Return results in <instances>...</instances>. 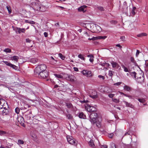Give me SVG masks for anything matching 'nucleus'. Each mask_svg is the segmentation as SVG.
<instances>
[{
    "instance_id": "nucleus-1",
    "label": "nucleus",
    "mask_w": 148,
    "mask_h": 148,
    "mask_svg": "<svg viewBox=\"0 0 148 148\" xmlns=\"http://www.w3.org/2000/svg\"><path fill=\"white\" fill-rule=\"evenodd\" d=\"M90 121L93 125H96L98 128L101 126V118L98 116L97 114L95 111L92 112L90 115Z\"/></svg>"
},
{
    "instance_id": "nucleus-2",
    "label": "nucleus",
    "mask_w": 148,
    "mask_h": 148,
    "mask_svg": "<svg viewBox=\"0 0 148 148\" xmlns=\"http://www.w3.org/2000/svg\"><path fill=\"white\" fill-rule=\"evenodd\" d=\"M44 8L43 6H41L38 3H35L34 4V9L37 11H44V10L42 8Z\"/></svg>"
},
{
    "instance_id": "nucleus-3",
    "label": "nucleus",
    "mask_w": 148,
    "mask_h": 148,
    "mask_svg": "<svg viewBox=\"0 0 148 148\" xmlns=\"http://www.w3.org/2000/svg\"><path fill=\"white\" fill-rule=\"evenodd\" d=\"M66 138L68 142L70 144L75 145L76 144V140L73 138V137L70 136H67Z\"/></svg>"
},
{
    "instance_id": "nucleus-4",
    "label": "nucleus",
    "mask_w": 148,
    "mask_h": 148,
    "mask_svg": "<svg viewBox=\"0 0 148 148\" xmlns=\"http://www.w3.org/2000/svg\"><path fill=\"white\" fill-rule=\"evenodd\" d=\"M83 74L87 77H90L92 76L91 72L88 70H84L82 71Z\"/></svg>"
},
{
    "instance_id": "nucleus-5",
    "label": "nucleus",
    "mask_w": 148,
    "mask_h": 148,
    "mask_svg": "<svg viewBox=\"0 0 148 148\" xmlns=\"http://www.w3.org/2000/svg\"><path fill=\"white\" fill-rule=\"evenodd\" d=\"M48 74L47 71L41 72L38 75V77L40 78H41L43 79H45L48 77Z\"/></svg>"
},
{
    "instance_id": "nucleus-6",
    "label": "nucleus",
    "mask_w": 148,
    "mask_h": 148,
    "mask_svg": "<svg viewBox=\"0 0 148 148\" xmlns=\"http://www.w3.org/2000/svg\"><path fill=\"white\" fill-rule=\"evenodd\" d=\"M42 72L45 71L47 67L45 64H41L40 65L38 66Z\"/></svg>"
},
{
    "instance_id": "nucleus-7",
    "label": "nucleus",
    "mask_w": 148,
    "mask_h": 148,
    "mask_svg": "<svg viewBox=\"0 0 148 148\" xmlns=\"http://www.w3.org/2000/svg\"><path fill=\"white\" fill-rule=\"evenodd\" d=\"M42 71L40 69L38 66H37L35 68L34 70V74L35 75H39L40 74V73Z\"/></svg>"
},
{
    "instance_id": "nucleus-8",
    "label": "nucleus",
    "mask_w": 148,
    "mask_h": 148,
    "mask_svg": "<svg viewBox=\"0 0 148 148\" xmlns=\"http://www.w3.org/2000/svg\"><path fill=\"white\" fill-rule=\"evenodd\" d=\"M88 145L90 147L92 148H95V146L93 140H91L88 142Z\"/></svg>"
},
{
    "instance_id": "nucleus-9",
    "label": "nucleus",
    "mask_w": 148,
    "mask_h": 148,
    "mask_svg": "<svg viewBox=\"0 0 148 148\" xmlns=\"http://www.w3.org/2000/svg\"><path fill=\"white\" fill-rule=\"evenodd\" d=\"M124 90L127 91H130L132 90V88L129 86L125 85L123 87Z\"/></svg>"
},
{
    "instance_id": "nucleus-10",
    "label": "nucleus",
    "mask_w": 148,
    "mask_h": 148,
    "mask_svg": "<svg viewBox=\"0 0 148 148\" xmlns=\"http://www.w3.org/2000/svg\"><path fill=\"white\" fill-rule=\"evenodd\" d=\"M79 117L80 119H86V117L85 114L83 112H81L79 113L78 116Z\"/></svg>"
},
{
    "instance_id": "nucleus-11",
    "label": "nucleus",
    "mask_w": 148,
    "mask_h": 148,
    "mask_svg": "<svg viewBox=\"0 0 148 148\" xmlns=\"http://www.w3.org/2000/svg\"><path fill=\"white\" fill-rule=\"evenodd\" d=\"M111 64L112 65V66L113 68H118L119 67V64L116 62L114 61H112L111 62Z\"/></svg>"
},
{
    "instance_id": "nucleus-12",
    "label": "nucleus",
    "mask_w": 148,
    "mask_h": 148,
    "mask_svg": "<svg viewBox=\"0 0 148 148\" xmlns=\"http://www.w3.org/2000/svg\"><path fill=\"white\" fill-rule=\"evenodd\" d=\"M86 7V6H82L79 8H78V10L79 11H82L83 12H84L86 10L85 9Z\"/></svg>"
},
{
    "instance_id": "nucleus-13",
    "label": "nucleus",
    "mask_w": 148,
    "mask_h": 148,
    "mask_svg": "<svg viewBox=\"0 0 148 148\" xmlns=\"http://www.w3.org/2000/svg\"><path fill=\"white\" fill-rule=\"evenodd\" d=\"M67 79L72 82H73L74 81V76L73 75H67Z\"/></svg>"
},
{
    "instance_id": "nucleus-14",
    "label": "nucleus",
    "mask_w": 148,
    "mask_h": 148,
    "mask_svg": "<svg viewBox=\"0 0 148 148\" xmlns=\"http://www.w3.org/2000/svg\"><path fill=\"white\" fill-rule=\"evenodd\" d=\"M9 111L8 109H5L2 111V114L3 115H8L9 113Z\"/></svg>"
},
{
    "instance_id": "nucleus-15",
    "label": "nucleus",
    "mask_w": 148,
    "mask_h": 148,
    "mask_svg": "<svg viewBox=\"0 0 148 148\" xmlns=\"http://www.w3.org/2000/svg\"><path fill=\"white\" fill-rule=\"evenodd\" d=\"M93 108V109H92L91 108V106H89L88 107V108L87 109L88 111L89 112H93L96 110V108L95 107H92V108Z\"/></svg>"
},
{
    "instance_id": "nucleus-16",
    "label": "nucleus",
    "mask_w": 148,
    "mask_h": 148,
    "mask_svg": "<svg viewBox=\"0 0 148 148\" xmlns=\"http://www.w3.org/2000/svg\"><path fill=\"white\" fill-rule=\"evenodd\" d=\"M124 103L125 104L126 106L132 108L133 107V105L130 103H128L126 101H123Z\"/></svg>"
},
{
    "instance_id": "nucleus-17",
    "label": "nucleus",
    "mask_w": 148,
    "mask_h": 148,
    "mask_svg": "<svg viewBox=\"0 0 148 148\" xmlns=\"http://www.w3.org/2000/svg\"><path fill=\"white\" fill-rule=\"evenodd\" d=\"M136 9V8L135 7H133L132 10L131 11V13L132 14V16H134L136 14L135 10Z\"/></svg>"
},
{
    "instance_id": "nucleus-18",
    "label": "nucleus",
    "mask_w": 148,
    "mask_h": 148,
    "mask_svg": "<svg viewBox=\"0 0 148 148\" xmlns=\"http://www.w3.org/2000/svg\"><path fill=\"white\" fill-rule=\"evenodd\" d=\"M18 57L17 56H14L11 57V59L12 60H14L16 62L18 61Z\"/></svg>"
},
{
    "instance_id": "nucleus-19",
    "label": "nucleus",
    "mask_w": 148,
    "mask_h": 148,
    "mask_svg": "<svg viewBox=\"0 0 148 148\" xmlns=\"http://www.w3.org/2000/svg\"><path fill=\"white\" fill-rule=\"evenodd\" d=\"M87 57L90 58L89 61L91 62H92L93 61V56L92 55H87Z\"/></svg>"
},
{
    "instance_id": "nucleus-20",
    "label": "nucleus",
    "mask_w": 148,
    "mask_h": 148,
    "mask_svg": "<svg viewBox=\"0 0 148 148\" xmlns=\"http://www.w3.org/2000/svg\"><path fill=\"white\" fill-rule=\"evenodd\" d=\"M130 60L131 62L133 63L134 65L136 66L137 65V64L133 57H131Z\"/></svg>"
},
{
    "instance_id": "nucleus-21",
    "label": "nucleus",
    "mask_w": 148,
    "mask_h": 148,
    "mask_svg": "<svg viewBox=\"0 0 148 148\" xmlns=\"http://www.w3.org/2000/svg\"><path fill=\"white\" fill-rule=\"evenodd\" d=\"M123 12L125 13L126 14H127V13L128 7H127V6L125 5V7H123Z\"/></svg>"
},
{
    "instance_id": "nucleus-22",
    "label": "nucleus",
    "mask_w": 148,
    "mask_h": 148,
    "mask_svg": "<svg viewBox=\"0 0 148 148\" xmlns=\"http://www.w3.org/2000/svg\"><path fill=\"white\" fill-rule=\"evenodd\" d=\"M130 74L131 75V76L133 78H134L135 79H136V73L135 72H130Z\"/></svg>"
},
{
    "instance_id": "nucleus-23",
    "label": "nucleus",
    "mask_w": 148,
    "mask_h": 148,
    "mask_svg": "<svg viewBox=\"0 0 148 148\" xmlns=\"http://www.w3.org/2000/svg\"><path fill=\"white\" fill-rule=\"evenodd\" d=\"M38 61V60L36 58H32L30 60V62L33 63H35Z\"/></svg>"
},
{
    "instance_id": "nucleus-24",
    "label": "nucleus",
    "mask_w": 148,
    "mask_h": 148,
    "mask_svg": "<svg viewBox=\"0 0 148 148\" xmlns=\"http://www.w3.org/2000/svg\"><path fill=\"white\" fill-rule=\"evenodd\" d=\"M54 75L57 78L61 79L63 78V76L61 75L55 74H54Z\"/></svg>"
},
{
    "instance_id": "nucleus-25",
    "label": "nucleus",
    "mask_w": 148,
    "mask_h": 148,
    "mask_svg": "<svg viewBox=\"0 0 148 148\" xmlns=\"http://www.w3.org/2000/svg\"><path fill=\"white\" fill-rule=\"evenodd\" d=\"M6 8L7 9L8 11L9 14H10L12 12V10L10 6L9 5L7 6Z\"/></svg>"
},
{
    "instance_id": "nucleus-26",
    "label": "nucleus",
    "mask_w": 148,
    "mask_h": 148,
    "mask_svg": "<svg viewBox=\"0 0 148 148\" xmlns=\"http://www.w3.org/2000/svg\"><path fill=\"white\" fill-rule=\"evenodd\" d=\"M146 35L147 34L146 33H141L137 35V36L138 37H141L144 36H146Z\"/></svg>"
},
{
    "instance_id": "nucleus-27",
    "label": "nucleus",
    "mask_w": 148,
    "mask_h": 148,
    "mask_svg": "<svg viewBox=\"0 0 148 148\" xmlns=\"http://www.w3.org/2000/svg\"><path fill=\"white\" fill-rule=\"evenodd\" d=\"M107 36H98L96 38H97V39H106L107 38Z\"/></svg>"
},
{
    "instance_id": "nucleus-28",
    "label": "nucleus",
    "mask_w": 148,
    "mask_h": 148,
    "mask_svg": "<svg viewBox=\"0 0 148 148\" xmlns=\"http://www.w3.org/2000/svg\"><path fill=\"white\" fill-rule=\"evenodd\" d=\"M138 100L141 103H144L145 101V99L144 98H138Z\"/></svg>"
},
{
    "instance_id": "nucleus-29",
    "label": "nucleus",
    "mask_w": 148,
    "mask_h": 148,
    "mask_svg": "<svg viewBox=\"0 0 148 148\" xmlns=\"http://www.w3.org/2000/svg\"><path fill=\"white\" fill-rule=\"evenodd\" d=\"M78 57L79 58L81 59L82 60H85V58L84 56L81 54H79Z\"/></svg>"
},
{
    "instance_id": "nucleus-30",
    "label": "nucleus",
    "mask_w": 148,
    "mask_h": 148,
    "mask_svg": "<svg viewBox=\"0 0 148 148\" xmlns=\"http://www.w3.org/2000/svg\"><path fill=\"white\" fill-rule=\"evenodd\" d=\"M25 22L26 23H28L33 25L35 24V22L33 21H29L27 20H25Z\"/></svg>"
},
{
    "instance_id": "nucleus-31",
    "label": "nucleus",
    "mask_w": 148,
    "mask_h": 148,
    "mask_svg": "<svg viewBox=\"0 0 148 148\" xmlns=\"http://www.w3.org/2000/svg\"><path fill=\"white\" fill-rule=\"evenodd\" d=\"M66 106L68 108H70L72 107V104L70 103H66Z\"/></svg>"
},
{
    "instance_id": "nucleus-32",
    "label": "nucleus",
    "mask_w": 148,
    "mask_h": 148,
    "mask_svg": "<svg viewBox=\"0 0 148 148\" xmlns=\"http://www.w3.org/2000/svg\"><path fill=\"white\" fill-rule=\"evenodd\" d=\"M24 143V142L23 140H18V145L23 144Z\"/></svg>"
},
{
    "instance_id": "nucleus-33",
    "label": "nucleus",
    "mask_w": 148,
    "mask_h": 148,
    "mask_svg": "<svg viewBox=\"0 0 148 148\" xmlns=\"http://www.w3.org/2000/svg\"><path fill=\"white\" fill-rule=\"evenodd\" d=\"M96 27L97 30V32H99L101 31V27L97 25Z\"/></svg>"
},
{
    "instance_id": "nucleus-34",
    "label": "nucleus",
    "mask_w": 148,
    "mask_h": 148,
    "mask_svg": "<svg viewBox=\"0 0 148 148\" xmlns=\"http://www.w3.org/2000/svg\"><path fill=\"white\" fill-rule=\"evenodd\" d=\"M3 51L6 53H10L11 52V50L9 48H6Z\"/></svg>"
},
{
    "instance_id": "nucleus-35",
    "label": "nucleus",
    "mask_w": 148,
    "mask_h": 148,
    "mask_svg": "<svg viewBox=\"0 0 148 148\" xmlns=\"http://www.w3.org/2000/svg\"><path fill=\"white\" fill-rule=\"evenodd\" d=\"M122 67L124 71L125 72H129L128 69L125 67L124 65H122Z\"/></svg>"
},
{
    "instance_id": "nucleus-36",
    "label": "nucleus",
    "mask_w": 148,
    "mask_h": 148,
    "mask_svg": "<svg viewBox=\"0 0 148 148\" xmlns=\"http://www.w3.org/2000/svg\"><path fill=\"white\" fill-rule=\"evenodd\" d=\"M59 56L62 60H64L65 58V57L61 53H60L58 54Z\"/></svg>"
},
{
    "instance_id": "nucleus-37",
    "label": "nucleus",
    "mask_w": 148,
    "mask_h": 148,
    "mask_svg": "<svg viewBox=\"0 0 148 148\" xmlns=\"http://www.w3.org/2000/svg\"><path fill=\"white\" fill-rule=\"evenodd\" d=\"M66 116L67 118L69 119H71L72 118V116L69 114H66Z\"/></svg>"
},
{
    "instance_id": "nucleus-38",
    "label": "nucleus",
    "mask_w": 148,
    "mask_h": 148,
    "mask_svg": "<svg viewBox=\"0 0 148 148\" xmlns=\"http://www.w3.org/2000/svg\"><path fill=\"white\" fill-rule=\"evenodd\" d=\"M23 120V118L22 117L18 118V122L19 123H22V120Z\"/></svg>"
},
{
    "instance_id": "nucleus-39",
    "label": "nucleus",
    "mask_w": 148,
    "mask_h": 148,
    "mask_svg": "<svg viewBox=\"0 0 148 148\" xmlns=\"http://www.w3.org/2000/svg\"><path fill=\"white\" fill-rule=\"evenodd\" d=\"M3 62L4 64H6L7 65L10 66L11 64L10 62H8V61H3Z\"/></svg>"
},
{
    "instance_id": "nucleus-40",
    "label": "nucleus",
    "mask_w": 148,
    "mask_h": 148,
    "mask_svg": "<svg viewBox=\"0 0 148 148\" xmlns=\"http://www.w3.org/2000/svg\"><path fill=\"white\" fill-rule=\"evenodd\" d=\"M6 132L5 131L0 130V135H4L6 134Z\"/></svg>"
},
{
    "instance_id": "nucleus-41",
    "label": "nucleus",
    "mask_w": 148,
    "mask_h": 148,
    "mask_svg": "<svg viewBox=\"0 0 148 148\" xmlns=\"http://www.w3.org/2000/svg\"><path fill=\"white\" fill-rule=\"evenodd\" d=\"M111 147L110 148H116L115 144L114 143H112L110 144Z\"/></svg>"
},
{
    "instance_id": "nucleus-42",
    "label": "nucleus",
    "mask_w": 148,
    "mask_h": 148,
    "mask_svg": "<svg viewBox=\"0 0 148 148\" xmlns=\"http://www.w3.org/2000/svg\"><path fill=\"white\" fill-rule=\"evenodd\" d=\"M15 112L17 114H19L20 112V110L18 107H17L15 108Z\"/></svg>"
},
{
    "instance_id": "nucleus-43",
    "label": "nucleus",
    "mask_w": 148,
    "mask_h": 148,
    "mask_svg": "<svg viewBox=\"0 0 148 148\" xmlns=\"http://www.w3.org/2000/svg\"><path fill=\"white\" fill-rule=\"evenodd\" d=\"M10 66L15 69H16L17 68V66H16L12 64H11Z\"/></svg>"
},
{
    "instance_id": "nucleus-44",
    "label": "nucleus",
    "mask_w": 148,
    "mask_h": 148,
    "mask_svg": "<svg viewBox=\"0 0 148 148\" xmlns=\"http://www.w3.org/2000/svg\"><path fill=\"white\" fill-rule=\"evenodd\" d=\"M30 107V106L28 104H25L24 105V108L25 109H26L27 108H29Z\"/></svg>"
},
{
    "instance_id": "nucleus-45",
    "label": "nucleus",
    "mask_w": 148,
    "mask_h": 148,
    "mask_svg": "<svg viewBox=\"0 0 148 148\" xmlns=\"http://www.w3.org/2000/svg\"><path fill=\"white\" fill-rule=\"evenodd\" d=\"M90 96L93 99H95L97 97V95H90Z\"/></svg>"
},
{
    "instance_id": "nucleus-46",
    "label": "nucleus",
    "mask_w": 148,
    "mask_h": 148,
    "mask_svg": "<svg viewBox=\"0 0 148 148\" xmlns=\"http://www.w3.org/2000/svg\"><path fill=\"white\" fill-rule=\"evenodd\" d=\"M112 101H113L115 102L116 103H118L119 102V100L115 98L113 99Z\"/></svg>"
},
{
    "instance_id": "nucleus-47",
    "label": "nucleus",
    "mask_w": 148,
    "mask_h": 148,
    "mask_svg": "<svg viewBox=\"0 0 148 148\" xmlns=\"http://www.w3.org/2000/svg\"><path fill=\"white\" fill-rule=\"evenodd\" d=\"M122 83L121 82H119L116 83L114 84V85L115 86H118L120 85Z\"/></svg>"
},
{
    "instance_id": "nucleus-48",
    "label": "nucleus",
    "mask_w": 148,
    "mask_h": 148,
    "mask_svg": "<svg viewBox=\"0 0 148 148\" xmlns=\"http://www.w3.org/2000/svg\"><path fill=\"white\" fill-rule=\"evenodd\" d=\"M51 59L54 60V61L53 62L52 64H56L57 61L56 60H55L54 58L52 56L51 57Z\"/></svg>"
},
{
    "instance_id": "nucleus-49",
    "label": "nucleus",
    "mask_w": 148,
    "mask_h": 148,
    "mask_svg": "<svg viewBox=\"0 0 148 148\" xmlns=\"http://www.w3.org/2000/svg\"><path fill=\"white\" fill-rule=\"evenodd\" d=\"M16 31L19 34H20L21 33V28H19V27L17 28Z\"/></svg>"
},
{
    "instance_id": "nucleus-50",
    "label": "nucleus",
    "mask_w": 148,
    "mask_h": 148,
    "mask_svg": "<svg viewBox=\"0 0 148 148\" xmlns=\"http://www.w3.org/2000/svg\"><path fill=\"white\" fill-rule=\"evenodd\" d=\"M97 8L100 11H102L104 10V9L102 7H98Z\"/></svg>"
},
{
    "instance_id": "nucleus-51",
    "label": "nucleus",
    "mask_w": 148,
    "mask_h": 148,
    "mask_svg": "<svg viewBox=\"0 0 148 148\" xmlns=\"http://www.w3.org/2000/svg\"><path fill=\"white\" fill-rule=\"evenodd\" d=\"M113 71H109L108 75L110 76H112L113 75Z\"/></svg>"
},
{
    "instance_id": "nucleus-52",
    "label": "nucleus",
    "mask_w": 148,
    "mask_h": 148,
    "mask_svg": "<svg viewBox=\"0 0 148 148\" xmlns=\"http://www.w3.org/2000/svg\"><path fill=\"white\" fill-rule=\"evenodd\" d=\"M139 53H140L139 51L138 50H137L136 54V57H138Z\"/></svg>"
},
{
    "instance_id": "nucleus-53",
    "label": "nucleus",
    "mask_w": 148,
    "mask_h": 148,
    "mask_svg": "<svg viewBox=\"0 0 148 148\" xmlns=\"http://www.w3.org/2000/svg\"><path fill=\"white\" fill-rule=\"evenodd\" d=\"M88 101L87 100H84L83 101H80V102L82 103H88Z\"/></svg>"
},
{
    "instance_id": "nucleus-54",
    "label": "nucleus",
    "mask_w": 148,
    "mask_h": 148,
    "mask_svg": "<svg viewBox=\"0 0 148 148\" xmlns=\"http://www.w3.org/2000/svg\"><path fill=\"white\" fill-rule=\"evenodd\" d=\"M114 94H109L108 95V97L110 98H112L114 96Z\"/></svg>"
},
{
    "instance_id": "nucleus-55",
    "label": "nucleus",
    "mask_w": 148,
    "mask_h": 148,
    "mask_svg": "<svg viewBox=\"0 0 148 148\" xmlns=\"http://www.w3.org/2000/svg\"><path fill=\"white\" fill-rule=\"evenodd\" d=\"M32 41V40H31L28 38H26V42L30 43Z\"/></svg>"
},
{
    "instance_id": "nucleus-56",
    "label": "nucleus",
    "mask_w": 148,
    "mask_h": 148,
    "mask_svg": "<svg viewBox=\"0 0 148 148\" xmlns=\"http://www.w3.org/2000/svg\"><path fill=\"white\" fill-rule=\"evenodd\" d=\"M110 23L112 24H116L117 23V21H110Z\"/></svg>"
},
{
    "instance_id": "nucleus-57",
    "label": "nucleus",
    "mask_w": 148,
    "mask_h": 148,
    "mask_svg": "<svg viewBox=\"0 0 148 148\" xmlns=\"http://www.w3.org/2000/svg\"><path fill=\"white\" fill-rule=\"evenodd\" d=\"M141 75H142V77H141V76H140L139 78H142V80H143L144 79V74L143 73L142 74H141Z\"/></svg>"
},
{
    "instance_id": "nucleus-58",
    "label": "nucleus",
    "mask_w": 148,
    "mask_h": 148,
    "mask_svg": "<svg viewBox=\"0 0 148 148\" xmlns=\"http://www.w3.org/2000/svg\"><path fill=\"white\" fill-rule=\"evenodd\" d=\"M98 77L99 78H101L103 80H104L105 79L104 77L102 75H99Z\"/></svg>"
},
{
    "instance_id": "nucleus-59",
    "label": "nucleus",
    "mask_w": 148,
    "mask_h": 148,
    "mask_svg": "<svg viewBox=\"0 0 148 148\" xmlns=\"http://www.w3.org/2000/svg\"><path fill=\"white\" fill-rule=\"evenodd\" d=\"M96 39H97V38H96V37H93L92 38H88V40H95Z\"/></svg>"
},
{
    "instance_id": "nucleus-60",
    "label": "nucleus",
    "mask_w": 148,
    "mask_h": 148,
    "mask_svg": "<svg viewBox=\"0 0 148 148\" xmlns=\"http://www.w3.org/2000/svg\"><path fill=\"white\" fill-rule=\"evenodd\" d=\"M124 96L127 97H129V98L132 99V96L130 95H128L127 94H125V95H124Z\"/></svg>"
},
{
    "instance_id": "nucleus-61",
    "label": "nucleus",
    "mask_w": 148,
    "mask_h": 148,
    "mask_svg": "<svg viewBox=\"0 0 148 148\" xmlns=\"http://www.w3.org/2000/svg\"><path fill=\"white\" fill-rule=\"evenodd\" d=\"M44 36L45 37H47L48 36V34L47 32H45L44 33Z\"/></svg>"
},
{
    "instance_id": "nucleus-62",
    "label": "nucleus",
    "mask_w": 148,
    "mask_h": 148,
    "mask_svg": "<svg viewBox=\"0 0 148 148\" xmlns=\"http://www.w3.org/2000/svg\"><path fill=\"white\" fill-rule=\"evenodd\" d=\"M21 33L22 32L23 33L25 31V29L24 28H21Z\"/></svg>"
},
{
    "instance_id": "nucleus-63",
    "label": "nucleus",
    "mask_w": 148,
    "mask_h": 148,
    "mask_svg": "<svg viewBox=\"0 0 148 148\" xmlns=\"http://www.w3.org/2000/svg\"><path fill=\"white\" fill-rule=\"evenodd\" d=\"M101 148H107V146L106 145H103L101 146Z\"/></svg>"
},
{
    "instance_id": "nucleus-64",
    "label": "nucleus",
    "mask_w": 148,
    "mask_h": 148,
    "mask_svg": "<svg viewBox=\"0 0 148 148\" xmlns=\"http://www.w3.org/2000/svg\"><path fill=\"white\" fill-rule=\"evenodd\" d=\"M120 39L123 41H124L125 40V37L124 36H122L121 37Z\"/></svg>"
}]
</instances>
